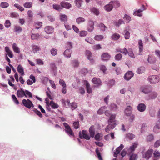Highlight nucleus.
Returning <instances> with one entry per match:
<instances>
[{"label":"nucleus","mask_w":160,"mask_h":160,"mask_svg":"<svg viewBox=\"0 0 160 160\" xmlns=\"http://www.w3.org/2000/svg\"><path fill=\"white\" fill-rule=\"evenodd\" d=\"M115 114L111 115L108 120V125L105 128V131L107 132H108L111 129L114 128L116 126L115 124Z\"/></svg>","instance_id":"f257e3e1"},{"label":"nucleus","mask_w":160,"mask_h":160,"mask_svg":"<svg viewBox=\"0 0 160 160\" xmlns=\"http://www.w3.org/2000/svg\"><path fill=\"white\" fill-rule=\"evenodd\" d=\"M139 90L140 92L148 95L152 90V87L151 85H144L140 87Z\"/></svg>","instance_id":"f03ea898"},{"label":"nucleus","mask_w":160,"mask_h":160,"mask_svg":"<svg viewBox=\"0 0 160 160\" xmlns=\"http://www.w3.org/2000/svg\"><path fill=\"white\" fill-rule=\"evenodd\" d=\"M158 95V93L156 91L152 90V91L146 96L145 99L147 100H155L157 98Z\"/></svg>","instance_id":"7ed1b4c3"},{"label":"nucleus","mask_w":160,"mask_h":160,"mask_svg":"<svg viewBox=\"0 0 160 160\" xmlns=\"http://www.w3.org/2000/svg\"><path fill=\"white\" fill-rule=\"evenodd\" d=\"M63 125L65 128V130L66 132L69 135V136L74 137L75 135L74 132L69 125L66 122L63 123Z\"/></svg>","instance_id":"20e7f679"},{"label":"nucleus","mask_w":160,"mask_h":160,"mask_svg":"<svg viewBox=\"0 0 160 160\" xmlns=\"http://www.w3.org/2000/svg\"><path fill=\"white\" fill-rule=\"evenodd\" d=\"M153 151V150L152 149H149L146 151L144 150L142 151V154L143 158L146 160H148L151 157Z\"/></svg>","instance_id":"39448f33"},{"label":"nucleus","mask_w":160,"mask_h":160,"mask_svg":"<svg viewBox=\"0 0 160 160\" xmlns=\"http://www.w3.org/2000/svg\"><path fill=\"white\" fill-rule=\"evenodd\" d=\"M160 77L158 75H151L148 78L149 82L152 84H155L158 83L160 80Z\"/></svg>","instance_id":"423d86ee"},{"label":"nucleus","mask_w":160,"mask_h":160,"mask_svg":"<svg viewBox=\"0 0 160 160\" xmlns=\"http://www.w3.org/2000/svg\"><path fill=\"white\" fill-rule=\"evenodd\" d=\"M22 103L25 107L28 109L34 107L32 102L29 99H23L22 100Z\"/></svg>","instance_id":"0eeeda50"},{"label":"nucleus","mask_w":160,"mask_h":160,"mask_svg":"<svg viewBox=\"0 0 160 160\" xmlns=\"http://www.w3.org/2000/svg\"><path fill=\"white\" fill-rule=\"evenodd\" d=\"M138 145V144L137 143H134L133 145L131 146L128 149L127 151V153L129 155L134 154L133 153L134 152L135 148L137 147Z\"/></svg>","instance_id":"6e6552de"},{"label":"nucleus","mask_w":160,"mask_h":160,"mask_svg":"<svg viewBox=\"0 0 160 160\" xmlns=\"http://www.w3.org/2000/svg\"><path fill=\"white\" fill-rule=\"evenodd\" d=\"M132 108L131 106H127L124 110L125 115L127 116H130L132 113Z\"/></svg>","instance_id":"1a4fd4ad"},{"label":"nucleus","mask_w":160,"mask_h":160,"mask_svg":"<svg viewBox=\"0 0 160 160\" xmlns=\"http://www.w3.org/2000/svg\"><path fill=\"white\" fill-rule=\"evenodd\" d=\"M133 76V73L132 71H129L124 76V79L127 81L130 80Z\"/></svg>","instance_id":"9d476101"},{"label":"nucleus","mask_w":160,"mask_h":160,"mask_svg":"<svg viewBox=\"0 0 160 160\" xmlns=\"http://www.w3.org/2000/svg\"><path fill=\"white\" fill-rule=\"evenodd\" d=\"M82 83L85 85L86 88L87 92L88 93H90L92 92L91 88L90 87V84L88 81L86 80H83L82 81Z\"/></svg>","instance_id":"9b49d317"},{"label":"nucleus","mask_w":160,"mask_h":160,"mask_svg":"<svg viewBox=\"0 0 160 160\" xmlns=\"http://www.w3.org/2000/svg\"><path fill=\"white\" fill-rule=\"evenodd\" d=\"M111 56L108 53H103L101 55V59L103 61H107L109 60Z\"/></svg>","instance_id":"f8f14e48"},{"label":"nucleus","mask_w":160,"mask_h":160,"mask_svg":"<svg viewBox=\"0 0 160 160\" xmlns=\"http://www.w3.org/2000/svg\"><path fill=\"white\" fill-rule=\"evenodd\" d=\"M86 55L88 59L91 62L93 63L94 62V61L92 58V54L91 52L89 50H86Z\"/></svg>","instance_id":"ddd939ff"},{"label":"nucleus","mask_w":160,"mask_h":160,"mask_svg":"<svg viewBox=\"0 0 160 160\" xmlns=\"http://www.w3.org/2000/svg\"><path fill=\"white\" fill-rule=\"evenodd\" d=\"M146 106L144 103H141L139 104L137 107V109L140 112H143L145 110Z\"/></svg>","instance_id":"4468645a"},{"label":"nucleus","mask_w":160,"mask_h":160,"mask_svg":"<svg viewBox=\"0 0 160 160\" xmlns=\"http://www.w3.org/2000/svg\"><path fill=\"white\" fill-rule=\"evenodd\" d=\"M124 146L122 144H121L117 148L114 152V156L117 157L118 155L119 154L120 151L123 149Z\"/></svg>","instance_id":"2eb2a0df"},{"label":"nucleus","mask_w":160,"mask_h":160,"mask_svg":"<svg viewBox=\"0 0 160 160\" xmlns=\"http://www.w3.org/2000/svg\"><path fill=\"white\" fill-rule=\"evenodd\" d=\"M25 91L22 89L18 90L17 91V95L18 98H22L25 95Z\"/></svg>","instance_id":"dca6fc26"},{"label":"nucleus","mask_w":160,"mask_h":160,"mask_svg":"<svg viewBox=\"0 0 160 160\" xmlns=\"http://www.w3.org/2000/svg\"><path fill=\"white\" fill-rule=\"evenodd\" d=\"M5 51L6 53V54H7L10 58H12L13 55L12 52L11 51L8 47H6L5 48Z\"/></svg>","instance_id":"f3484780"},{"label":"nucleus","mask_w":160,"mask_h":160,"mask_svg":"<svg viewBox=\"0 0 160 160\" xmlns=\"http://www.w3.org/2000/svg\"><path fill=\"white\" fill-rule=\"evenodd\" d=\"M92 82L96 85L99 86L101 85V82L99 78H94L92 80Z\"/></svg>","instance_id":"a211bd4d"},{"label":"nucleus","mask_w":160,"mask_h":160,"mask_svg":"<svg viewBox=\"0 0 160 160\" xmlns=\"http://www.w3.org/2000/svg\"><path fill=\"white\" fill-rule=\"evenodd\" d=\"M138 48L139 49V54H141L143 49V44L142 40L141 39L138 41Z\"/></svg>","instance_id":"6ab92c4d"},{"label":"nucleus","mask_w":160,"mask_h":160,"mask_svg":"<svg viewBox=\"0 0 160 160\" xmlns=\"http://www.w3.org/2000/svg\"><path fill=\"white\" fill-rule=\"evenodd\" d=\"M60 5L61 7H62L66 8L67 9H69L71 7V5L70 4L65 2H61Z\"/></svg>","instance_id":"aec40b11"},{"label":"nucleus","mask_w":160,"mask_h":160,"mask_svg":"<svg viewBox=\"0 0 160 160\" xmlns=\"http://www.w3.org/2000/svg\"><path fill=\"white\" fill-rule=\"evenodd\" d=\"M112 2H110L108 4L106 5L104 7V8L105 10L108 12H109L112 10L113 6L112 4Z\"/></svg>","instance_id":"412c9836"},{"label":"nucleus","mask_w":160,"mask_h":160,"mask_svg":"<svg viewBox=\"0 0 160 160\" xmlns=\"http://www.w3.org/2000/svg\"><path fill=\"white\" fill-rule=\"evenodd\" d=\"M53 28L50 26H47L44 29L45 32L48 34H50L53 32Z\"/></svg>","instance_id":"4be33fe9"},{"label":"nucleus","mask_w":160,"mask_h":160,"mask_svg":"<svg viewBox=\"0 0 160 160\" xmlns=\"http://www.w3.org/2000/svg\"><path fill=\"white\" fill-rule=\"evenodd\" d=\"M12 48L13 50L15 52L17 53H19L20 52V49L17 46L16 43H14L12 45Z\"/></svg>","instance_id":"5701e85b"},{"label":"nucleus","mask_w":160,"mask_h":160,"mask_svg":"<svg viewBox=\"0 0 160 160\" xmlns=\"http://www.w3.org/2000/svg\"><path fill=\"white\" fill-rule=\"evenodd\" d=\"M148 60L149 63L153 64L156 62V59L154 57L148 56Z\"/></svg>","instance_id":"b1692460"},{"label":"nucleus","mask_w":160,"mask_h":160,"mask_svg":"<svg viewBox=\"0 0 160 160\" xmlns=\"http://www.w3.org/2000/svg\"><path fill=\"white\" fill-rule=\"evenodd\" d=\"M94 23L93 21L90 20L89 22V26L88 30L89 32H91L94 29Z\"/></svg>","instance_id":"393cba45"},{"label":"nucleus","mask_w":160,"mask_h":160,"mask_svg":"<svg viewBox=\"0 0 160 160\" xmlns=\"http://www.w3.org/2000/svg\"><path fill=\"white\" fill-rule=\"evenodd\" d=\"M154 139V136L152 134H149L146 137V141L147 142H151Z\"/></svg>","instance_id":"a878e982"},{"label":"nucleus","mask_w":160,"mask_h":160,"mask_svg":"<svg viewBox=\"0 0 160 160\" xmlns=\"http://www.w3.org/2000/svg\"><path fill=\"white\" fill-rule=\"evenodd\" d=\"M160 129V120L158 121L156 125L154 127L153 131L155 133H158V131L157 129Z\"/></svg>","instance_id":"bb28decb"},{"label":"nucleus","mask_w":160,"mask_h":160,"mask_svg":"<svg viewBox=\"0 0 160 160\" xmlns=\"http://www.w3.org/2000/svg\"><path fill=\"white\" fill-rule=\"evenodd\" d=\"M148 126L146 123H143L142 124L141 128V132L143 133L146 132L148 129Z\"/></svg>","instance_id":"cd10ccee"},{"label":"nucleus","mask_w":160,"mask_h":160,"mask_svg":"<svg viewBox=\"0 0 160 160\" xmlns=\"http://www.w3.org/2000/svg\"><path fill=\"white\" fill-rule=\"evenodd\" d=\"M18 72L21 73V76H23L24 74V69L23 67L20 64L18 66L17 68Z\"/></svg>","instance_id":"c85d7f7f"},{"label":"nucleus","mask_w":160,"mask_h":160,"mask_svg":"<svg viewBox=\"0 0 160 160\" xmlns=\"http://www.w3.org/2000/svg\"><path fill=\"white\" fill-rule=\"evenodd\" d=\"M142 10L140 9L138 10L136 9L133 13V14L135 16L141 17L142 16Z\"/></svg>","instance_id":"c756f323"},{"label":"nucleus","mask_w":160,"mask_h":160,"mask_svg":"<svg viewBox=\"0 0 160 160\" xmlns=\"http://www.w3.org/2000/svg\"><path fill=\"white\" fill-rule=\"evenodd\" d=\"M90 11L92 12L96 15H98L99 14V12L98 9L95 8H90Z\"/></svg>","instance_id":"7c9ffc66"},{"label":"nucleus","mask_w":160,"mask_h":160,"mask_svg":"<svg viewBox=\"0 0 160 160\" xmlns=\"http://www.w3.org/2000/svg\"><path fill=\"white\" fill-rule=\"evenodd\" d=\"M72 53V51L70 49H67L64 52V55L67 58H70Z\"/></svg>","instance_id":"2f4dec72"},{"label":"nucleus","mask_w":160,"mask_h":160,"mask_svg":"<svg viewBox=\"0 0 160 160\" xmlns=\"http://www.w3.org/2000/svg\"><path fill=\"white\" fill-rule=\"evenodd\" d=\"M89 132L90 136L93 137L95 135V130L94 128V126H92L89 129Z\"/></svg>","instance_id":"473e14b6"},{"label":"nucleus","mask_w":160,"mask_h":160,"mask_svg":"<svg viewBox=\"0 0 160 160\" xmlns=\"http://www.w3.org/2000/svg\"><path fill=\"white\" fill-rule=\"evenodd\" d=\"M120 37V35L118 33H115L111 37L112 39L116 40L118 39Z\"/></svg>","instance_id":"72a5a7b5"},{"label":"nucleus","mask_w":160,"mask_h":160,"mask_svg":"<svg viewBox=\"0 0 160 160\" xmlns=\"http://www.w3.org/2000/svg\"><path fill=\"white\" fill-rule=\"evenodd\" d=\"M49 105L51 106V107L53 109L58 108L59 107V106L58 104L54 102L53 101H50Z\"/></svg>","instance_id":"f704fd0d"},{"label":"nucleus","mask_w":160,"mask_h":160,"mask_svg":"<svg viewBox=\"0 0 160 160\" xmlns=\"http://www.w3.org/2000/svg\"><path fill=\"white\" fill-rule=\"evenodd\" d=\"M32 51L34 53H36L38 51H39L40 50V48L39 47V46L36 45H32Z\"/></svg>","instance_id":"c9c22d12"},{"label":"nucleus","mask_w":160,"mask_h":160,"mask_svg":"<svg viewBox=\"0 0 160 160\" xmlns=\"http://www.w3.org/2000/svg\"><path fill=\"white\" fill-rule=\"evenodd\" d=\"M60 20L62 22H67L68 20L67 16L65 14H61L60 15Z\"/></svg>","instance_id":"e433bc0d"},{"label":"nucleus","mask_w":160,"mask_h":160,"mask_svg":"<svg viewBox=\"0 0 160 160\" xmlns=\"http://www.w3.org/2000/svg\"><path fill=\"white\" fill-rule=\"evenodd\" d=\"M106 83L110 87H112L115 84V81L113 80H111L108 81H106Z\"/></svg>","instance_id":"4c0bfd02"},{"label":"nucleus","mask_w":160,"mask_h":160,"mask_svg":"<svg viewBox=\"0 0 160 160\" xmlns=\"http://www.w3.org/2000/svg\"><path fill=\"white\" fill-rule=\"evenodd\" d=\"M128 55L131 58H135V56L133 53L132 49L130 48L128 49Z\"/></svg>","instance_id":"58836bf2"},{"label":"nucleus","mask_w":160,"mask_h":160,"mask_svg":"<svg viewBox=\"0 0 160 160\" xmlns=\"http://www.w3.org/2000/svg\"><path fill=\"white\" fill-rule=\"evenodd\" d=\"M112 2V6H113V8H117L119 7L120 6V4L119 2L117 1H111Z\"/></svg>","instance_id":"ea45409f"},{"label":"nucleus","mask_w":160,"mask_h":160,"mask_svg":"<svg viewBox=\"0 0 160 160\" xmlns=\"http://www.w3.org/2000/svg\"><path fill=\"white\" fill-rule=\"evenodd\" d=\"M126 138L130 140H132L135 137V135L131 133H128L126 135Z\"/></svg>","instance_id":"a19ab883"},{"label":"nucleus","mask_w":160,"mask_h":160,"mask_svg":"<svg viewBox=\"0 0 160 160\" xmlns=\"http://www.w3.org/2000/svg\"><path fill=\"white\" fill-rule=\"evenodd\" d=\"M106 107L105 106L102 107L101 108L97 111V113L99 114H101L105 111L106 109Z\"/></svg>","instance_id":"79ce46f5"},{"label":"nucleus","mask_w":160,"mask_h":160,"mask_svg":"<svg viewBox=\"0 0 160 160\" xmlns=\"http://www.w3.org/2000/svg\"><path fill=\"white\" fill-rule=\"evenodd\" d=\"M82 137L84 138L87 140H89L90 139V137L86 133V131H84V130L82 131Z\"/></svg>","instance_id":"37998d69"},{"label":"nucleus","mask_w":160,"mask_h":160,"mask_svg":"<svg viewBox=\"0 0 160 160\" xmlns=\"http://www.w3.org/2000/svg\"><path fill=\"white\" fill-rule=\"evenodd\" d=\"M104 38V37L102 35H97L94 37V39L98 41H100L103 39Z\"/></svg>","instance_id":"c03bdc74"},{"label":"nucleus","mask_w":160,"mask_h":160,"mask_svg":"<svg viewBox=\"0 0 160 160\" xmlns=\"http://www.w3.org/2000/svg\"><path fill=\"white\" fill-rule=\"evenodd\" d=\"M23 6L25 8H29L32 7V3L31 2H26L24 4Z\"/></svg>","instance_id":"a18cd8bd"},{"label":"nucleus","mask_w":160,"mask_h":160,"mask_svg":"<svg viewBox=\"0 0 160 160\" xmlns=\"http://www.w3.org/2000/svg\"><path fill=\"white\" fill-rule=\"evenodd\" d=\"M145 70V68L143 67H140L138 68L137 71V73L138 74L142 73Z\"/></svg>","instance_id":"49530a36"},{"label":"nucleus","mask_w":160,"mask_h":160,"mask_svg":"<svg viewBox=\"0 0 160 160\" xmlns=\"http://www.w3.org/2000/svg\"><path fill=\"white\" fill-rule=\"evenodd\" d=\"M100 69L102 71L104 74H106V71L107 70L106 66L104 65H101L99 66Z\"/></svg>","instance_id":"de8ad7c7"},{"label":"nucleus","mask_w":160,"mask_h":160,"mask_svg":"<svg viewBox=\"0 0 160 160\" xmlns=\"http://www.w3.org/2000/svg\"><path fill=\"white\" fill-rule=\"evenodd\" d=\"M25 97L27 98L28 97V96L29 98H32V94L29 91L27 90H25Z\"/></svg>","instance_id":"09e8293b"},{"label":"nucleus","mask_w":160,"mask_h":160,"mask_svg":"<svg viewBox=\"0 0 160 160\" xmlns=\"http://www.w3.org/2000/svg\"><path fill=\"white\" fill-rule=\"evenodd\" d=\"M34 26L36 29H38L42 26V23L41 22H36L35 23Z\"/></svg>","instance_id":"8fccbe9b"},{"label":"nucleus","mask_w":160,"mask_h":160,"mask_svg":"<svg viewBox=\"0 0 160 160\" xmlns=\"http://www.w3.org/2000/svg\"><path fill=\"white\" fill-rule=\"evenodd\" d=\"M85 40L88 43L92 44H94L95 43L94 41L91 38H87Z\"/></svg>","instance_id":"3c124183"},{"label":"nucleus","mask_w":160,"mask_h":160,"mask_svg":"<svg viewBox=\"0 0 160 160\" xmlns=\"http://www.w3.org/2000/svg\"><path fill=\"white\" fill-rule=\"evenodd\" d=\"M12 98L13 101L15 104H19V102L18 100L14 95H12Z\"/></svg>","instance_id":"603ef678"},{"label":"nucleus","mask_w":160,"mask_h":160,"mask_svg":"<svg viewBox=\"0 0 160 160\" xmlns=\"http://www.w3.org/2000/svg\"><path fill=\"white\" fill-rule=\"evenodd\" d=\"M130 156L129 160H137L138 158V155L136 154H132Z\"/></svg>","instance_id":"864d4df0"},{"label":"nucleus","mask_w":160,"mask_h":160,"mask_svg":"<svg viewBox=\"0 0 160 160\" xmlns=\"http://www.w3.org/2000/svg\"><path fill=\"white\" fill-rule=\"evenodd\" d=\"M122 57V55L120 54H116L115 56V59L116 60L120 61L121 60Z\"/></svg>","instance_id":"5fc2aeb1"},{"label":"nucleus","mask_w":160,"mask_h":160,"mask_svg":"<svg viewBox=\"0 0 160 160\" xmlns=\"http://www.w3.org/2000/svg\"><path fill=\"white\" fill-rule=\"evenodd\" d=\"M53 8L57 10L58 11H60L62 9V8L59 5H57L56 4H53Z\"/></svg>","instance_id":"6e6d98bb"},{"label":"nucleus","mask_w":160,"mask_h":160,"mask_svg":"<svg viewBox=\"0 0 160 160\" xmlns=\"http://www.w3.org/2000/svg\"><path fill=\"white\" fill-rule=\"evenodd\" d=\"M101 45L100 44H97L93 46L92 48L95 50H98L101 48Z\"/></svg>","instance_id":"4d7b16f0"},{"label":"nucleus","mask_w":160,"mask_h":160,"mask_svg":"<svg viewBox=\"0 0 160 160\" xmlns=\"http://www.w3.org/2000/svg\"><path fill=\"white\" fill-rule=\"evenodd\" d=\"M39 35L38 34H32L31 35V38L32 40H36L39 38Z\"/></svg>","instance_id":"13d9d810"},{"label":"nucleus","mask_w":160,"mask_h":160,"mask_svg":"<svg viewBox=\"0 0 160 160\" xmlns=\"http://www.w3.org/2000/svg\"><path fill=\"white\" fill-rule=\"evenodd\" d=\"M124 23V22L122 20L119 19L118 22L115 23V25L117 27H119L121 24Z\"/></svg>","instance_id":"bf43d9fd"},{"label":"nucleus","mask_w":160,"mask_h":160,"mask_svg":"<svg viewBox=\"0 0 160 160\" xmlns=\"http://www.w3.org/2000/svg\"><path fill=\"white\" fill-rule=\"evenodd\" d=\"M96 152L99 160H102V159L98 148L96 150Z\"/></svg>","instance_id":"052dcab7"},{"label":"nucleus","mask_w":160,"mask_h":160,"mask_svg":"<svg viewBox=\"0 0 160 160\" xmlns=\"http://www.w3.org/2000/svg\"><path fill=\"white\" fill-rule=\"evenodd\" d=\"M14 30L15 32L19 33L22 31V28L19 26H16L14 27Z\"/></svg>","instance_id":"680f3d73"},{"label":"nucleus","mask_w":160,"mask_h":160,"mask_svg":"<svg viewBox=\"0 0 160 160\" xmlns=\"http://www.w3.org/2000/svg\"><path fill=\"white\" fill-rule=\"evenodd\" d=\"M111 109L113 111H116L118 109L117 106L115 104H112L111 105Z\"/></svg>","instance_id":"e2e57ef3"},{"label":"nucleus","mask_w":160,"mask_h":160,"mask_svg":"<svg viewBox=\"0 0 160 160\" xmlns=\"http://www.w3.org/2000/svg\"><path fill=\"white\" fill-rule=\"evenodd\" d=\"M72 65L74 67H77L79 65V62L77 60H74L72 62Z\"/></svg>","instance_id":"0e129e2a"},{"label":"nucleus","mask_w":160,"mask_h":160,"mask_svg":"<svg viewBox=\"0 0 160 160\" xmlns=\"http://www.w3.org/2000/svg\"><path fill=\"white\" fill-rule=\"evenodd\" d=\"M14 6L16 8L19 9L21 11H23L24 10V9L23 8L17 4H14Z\"/></svg>","instance_id":"69168bd1"},{"label":"nucleus","mask_w":160,"mask_h":160,"mask_svg":"<svg viewBox=\"0 0 160 160\" xmlns=\"http://www.w3.org/2000/svg\"><path fill=\"white\" fill-rule=\"evenodd\" d=\"M124 38L126 39H129L130 37V33L128 31L124 32Z\"/></svg>","instance_id":"338daca9"},{"label":"nucleus","mask_w":160,"mask_h":160,"mask_svg":"<svg viewBox=\"0 0 160 160\" xmlns=\"http://www.w3.org/2000/svg\"><path fill=\"white\" fill-rule=\"evenodd\" d=\"M160 146V139L157 140L154 144V146L155 148H158Z\"/></svg>","instance_id":"774afa93"}]
</instances>
